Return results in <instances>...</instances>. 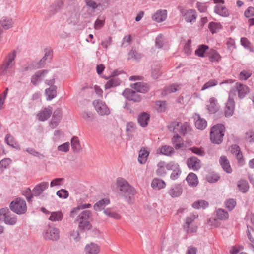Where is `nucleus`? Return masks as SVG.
<instances>
[{"mask_svg":"<svg viewBox=\"0 0 254 254\" xmlns=\"http://www.w3.org/2000/svg\"><path fill=\"white\" fill-rule=\"evenodd\" d=\"M16 51L15 50L9 53L4 58L2 64L0 66V74L3 76H12L15 72V59Z\"/></svg>","mask_w":254,"mask_h":254,"instance_id":"obj_1","label":"nucleus"},{"mask_svg":"<svg viewBox=\"0 0 254 254\" xmlns=\"http://www.w3.org/2000/svg\"><path fill=\"white\" fill-rule=\"evenodd\" d=\"M92 213L89 210H84L77 216L76 221L79 222L78 228L81 231L89 230L91 229Z\"/></svg>","mask_w":254,"mask_h":254,"instance_id":"obj_2","label":"nucleus"},{"mask_svg":"<svg viewBox=\"0 0 254 254\" xmlns=\"http://www.w3.org/2000/svg\"><path fill=\"white\" fill-rule=\"evenodd\" d=\"M225 127L222 124H217L211 129L210 137L211 141L215 144H219L223 141Z\"/></svg>","mask_w":254,"mask_h":254,"instance_id":"obj_3","label":"nucleus"},{"mask_svg":"<svg viewBox=\"0 0 254 254\" xmlns=\"http://www.w3.org/2000/svg\"><path fill=\"white\" fill-rule=\"evenodd\" d=\"M9 208L12 212L17 215L23 214L27 211V205L24 199L17 198L11 202Z\"/></svg>","mask_w":254,"mask_h":254,"instance_id":"obj_4","label":"nucleus"},{"mask_svg":"<svg viewBox=\"0 0 254 254\" xmlns=\"http://www.w3.org/2000/svg\"><path fill=\"white\" fill-rule=\"evenodd\" d=\"M117 186L124 195L129 197L130 199L131 195H133L135 191L127 181L122 178H118L116 181Z\"/></svg>","mask_w":254,"mask_h":254,"instance_id":"obj_5","label":"nucleus"},{"mask_svg":"<svg viewBox=\"0 0 254 254\" xmlns=\"http://www.w3.org/2000/svg\"><path fill=\"white\" fill-rule=\"evenodd\" d=\"M247 236L249 240L253 244L251 247L254 252V214L247 215Z\"/></svg>","mask_w":254,"mask_h":254,"instance_id":"obj_6","label":"nucleus"},{"mask_svg":"<svg viewBox=\"0 0 254 254\" xmlns=\"http://www.w3.org/2000/svg\"><path fill=\"white\" fill-rule=\"evenodd\" d=\"M0 213L4 215L3 222L5 224L14 225L16 223L17 221V216L12 214L8 208H1Z\"/></svg>","mask_w":254,"mask_h":254,"instance_id":"obj_7","label":"nucleus"},{"mask_svg":"<svg viewBox=\"0 0 254 254\" xmlns=\"http://www.w3.org/2000/svg\"><path fill=\"white\" fill-rule=\"evenodd\" d=\"M93 105L99 115L105 116L110 114V109L105 102L99 100H95L93 102Z\"/></svg>","mask_w":254,"mask_h":254,"instance_id":"obj_8","label":"nucleus"},{"mask_svg":"<svg viewBox=\"0 0 254 254\" xmlns=\"http://www.w3.org/2000/svg\"><path fill=\"white\" fill-rule=\"evenodd\" d=\"M197 217L193 214H190L185 219V222L183 225V228L187 233L190 234L196 232L197 229L196 226H193L191 229H189V225H195L193 223L194 220Z\"/></svg>","mask_w":254,"mask_h":254,"instance_id":"obj_9","label":"nucleus"},{"mask_svg":"<svg viewBox=\"0 0 254 254\" xmlns=\"http://www.w3.org/2000/svg\"><path fill=\"white\" fill-rule=\"evenodd\" d=\"M43 235L46 239L56 241L59 239V230L56 228L49 227L46 229Z\"/></svg>","mask_w":254,"mask_h":254,"instance_id":"obj_10","label":"nucleus"},{"mask_svg":"<svg viewBox=\"0 0 254 254\" xmlns=\"http://www.w3.org/2000/svg\"><path fill=\"white\" fill-rule=\"evenodd\" d=\"M122 95L128 100L138 102L141 101L140 96L134 91L130 89H126L122 93Z\"/></svg>","mask_w":254,"mask_h":254,"instance_id":"obj_11","label":"nucleus"},{"mask_svg":"<svg viewBox=\"0 0 254 254\" xmlns=\"http://www.w3.org/2000/svg\"><path fill=\"white\" fill-rule=\"evenodd\" d=\"M187 165L188 168L193 171L198 170L201 167L200 160L195 156L190 157L187 160Z\"/></svg>","mask_w":254,"mask_h":254,"instance_id":"obj_12","label":"nucleus"},{"mask_svg":"<svg viewBox=\"0 0 254 254\" xmlns=\"http://www.w3.org/2000/svg\"><path fill=\"white\" fill-rule=\"evenodd\" d=\"M62 116V113L61 109L57 108L54 111L50 124L52 128H55L58 125L60 120H61Z\"/></svg>","mask_w":254,"mask_h":254,"instance_id":"obj_13","label":"nucleus"},{"mask_svg":"<svg viewBox=\"0 0 254 254\" xmlns=\"http://www.w3.org/2000/svg\"><path fill=\"white\" fill-rule=\"evenodd\" d=\"M85 6L87 8V11L88 16H92L94 14L96 10L98 9L97 0H84Z\"/></svg>","mask_w":254,"mask_h":254,"instance_id":"obj_14","label":"nucleus"},{"mask_svg":"<svg viewBox=\"0 0 254 254\" xmlns=\"http://www.w3.org/2000/svg\"><path fill=\"white\" fill-rule=\"evenodd\" d=\"M64 0H57L49 7L48 12L50 15H53L63 7Z\"/></svg>","mask_w":254,"mask_h":254,"instance_id":"obj_15","label":"nucleus"},{"mask_svg":"<svg viewBox=\"0 0 254 254\" xmlns=\"http://www.w3.org/2000/svg\"><path fill=\"white\" fill-rule=\"evenodd\" d=\"M48 72V70H42L37 71L35 74L31 77V83L34 85H37L41 82L42 78L46 76Z\"/></svg>","mask_w":254,"mask_h":254,"instance_id":"obj_16","label":"nucleus"},{"mask_svg":"<svg viewBox=\"0 0 254 254\" xmlns=\"http://www.w3.org/2000/svg\"><path fill=\"white\" fill-rule=\"evenodd\" d=\"M235 108L234 99L229 95L228 100L226 103L225 115L226 117L232 116L234 113Z\"/></svg>","mask_w":254,"mask_h":254,"instance_id":"obj_17","label":"nucleus"},{"mask_svg":"<svg viewBox=\"0 0 254 254\" xmlns=\"http://www.w3.org/2000/svg\"><path fill=\"white\" fill-rule=\"evenodd\" d=\"M167 16V11L165 9H159L157 10L152 16L153 21L158 23L165 21Z\"/></svg>","mask_w":254,"mask_h":254,"instance_id":"obj_18","label":"nucleus"},{"mask_svg":"<svg viewBox=\"0 0 254 254\" xmlns=\"http://www.w3.org/2000/svg\"><path fill=\"white\" fill-rule=\"evenodd\" d=\"M230 151L232 154L236 156L239 164L240 165H243L244 161L240 147L237 144L232 145L230 148Z\"/></svg>","mask_w":254,"mask_h":254,"instance_id":"obj_19","label":"nucleus"},{"mask_svg":"<svg viewBox=\"0 0 254 254\" xmlns=\"http://www.w3.org/2000/svg\"><path fill=\"white\" fill-rule=\"evenodd\" d=\"M132 88H134L137 92L146 93L150 90V86L146 83L136 82L131 85Z\"/></svg>","mask_w":254,"mask_h":254,"instance_id":"obj_20","label":"nucleus"},{"mask_svg":"<svg viewBox=\"0 0 254 254\" xmlns=\"http://www.w3.org/2000/svg\"><path fill=\"white\" fill-rule=\"evenodd\" d=\"M49 187V183L47 182H42L37 185L33 189V194L35 196L41 195L44 190Z\"/></svg>","mask_w":254,"mask_h":254,"instance_id":"obj_21","label":"nucleus"},{"mask_svg":"<svg viewBox=\"0 0 254 254\" xmlns=\"http://www.w3.org/2000/svg\"><path fill=\"white\" fill-rule=\"evenodd\" d=\"M169 194L175 198L180 196L182 193V188L180 184H175L171 186L168 190Z\"/></svg>","mask_w":254,"mask_h":254,"instance_id":"obj_22","label":"nucleus"},{"mask_svg":"<svg viewBox=\"0 0 254 254\" xmlns=\"http://www.w3.org/2000/svg\"><path fill=\"white\" fill-rule=\"evenodd\" d=\"M194 118L196 128L201 130H204L207 126V121L204 119L202 118L198 114H195Z\"/></svg>","mask_w":254,"mask_h":254,"instance_id":"obj_23","label":"nucleus"},{"mask_svg":"<svg viewBox=\"0 0 254 254\" xmlns=\"http://www.w3.org/2000/svg\"><path fill=\"white\" fill-rule=\"evenodd\" d=\"M100 251L99 246L93 242L87 244L85 247V254H98Z\"/></svg>","mask_w":254,"mask_h":254,"instance_id":"obj_24","label":"nucleus"},{"mask_svg":"<svg viewBox=\"0 0 254 254\" xmlns=\"http://www.w3.org/2000/svg\"><path fill=\"white\" fill-rule=\"evenodd\" d=\"M53 111L51 107L48 106L40 111L38 114V120L40 121H45L47 120L52 114Z\"/></svg>","mask_w":254,"mask_h":254,"instance_id":"obj_25","label":"nucleus"},{"mask_svg":"<svg viewBox=\"0 0 254 254\" xmlns=\"http://www.w3.org/2000/svg\"><path fill=\"white\" fill-rule=\"evenodd\" d=\"M214 12L221 16L226 17L229 16L230 12L223 4H218L214 7Z\"/></svg>","mask_w":254,"mask_h":254,"instance_id":"obj_26","label":"nucleus"},{"mask_svg":"<svg viewBox=\"0 0 254 254\" xmlns=\"http://www.w3.org/2000/svg\"><path fill=\"white\" fill-rule=\"evenodd\" d=\"M184 17L187 22L193 23L195 22L197 13L195 10L190 9L186 11L184 14Z\"/></svg>","mask_w":254,"mask_h":254,"instance_id":"obj_27","label":"nucleus"},{"mask_svg":"<svg viewBox=\"0 0 254 254\" xmlns=\"http://www.w3.org/2000/svg\"><path fill=\"white\" fill-rule=\"evenodd\" d=\"M236 88L238 91V96L240 99L244 98L249 93V88L248 86L245 85L241 83H237Z\"/></svg>","mask_w":254,"mask_h":254,"instance_id":"obj_28","label":"nucleus"},{"mask_svg":"<svg viewBox=\"0 0 254 254\" xmlns=\"http://www.w3.org/2000/svg\"><path fill=\"white\" fill-rule=\"evenodd\" d=\"M207 108L210 113H215L219 109V105L217 100L214 97H211L209 99V104L207 105Z\"/></svg>","mask_w":254,"mask_h":254,"instance_id":"obj_29","label":"nucleus"},{"mask_svg":"<svg viewBox=\"0 0 254 254\" xmlns=\"http://www.w3.org/2000/svg\"><path fill=\"white\" fill-rule=\"evenodd\" d=\"M150 119L149 114L145 113H141L138 117V122L142 127H146L148 124Z\"/></svg>","mask_w":254,"mask_h":254,"instance_id":"obj_30","label":"nucleus"},{"mask_svg":"<svg viewBox=\"0 0 254 254\" xmlns=\"http://www.w3.org/2000/svg\"><path fill=\"white\" fill-rule=\"evenodd\" d=\"M110 203L108 198H104L97 202L93 206L94 209L96 211H100Z\"/></svg>","mask_w":254,"mask_h":254,"instance_id":"obj_31","label":"nucleus"},{"mask_svg":"<svg viewBox=\"0 0 254 254\" xmlns=\"http://www.w3.org/2000/svg\"><path fill=\"white\" fill-rule=\"evenodd\" d=\"M121 82V81L118 77L116 76H113L110 78L106 83L105 85V88L106 89H108L111 88L116 87L120 85Z\"/></svg>","mask_w":254,"mask_h":254,"instance_id":"obj_32","label":"nucleus"},{"mask_svg":"<svg viewBox=\"0 0 254 254\" xmlns=\"http://www.w3.org/2000/svg\"><path fill=\"white\" fill-rule=\"evenodd\" d=\"M219 162L223 170L228 173L232 172L229 161L226 156H221L219 159Z\"/></svg>","mask_w":254,"mask_h":254,"instance_id":"obj_33","label":"nucleus"},{"mask_svg":"<svg viewBox=\"0 0 254 254\" xmlns=\"http://www.w3.org/2000/svg\"><path fill=\"white\" fill-rule=\"evenodd\" d=\"M45 93L47 100L50 101L57 96V87L56 86H51L45 90Z\"/></svg>","mask_w":254,"mask_h":254,"instance_id":"obj_34","label":"nucleus"},{"mask_svg":"<svg viewBox=\"0 0 254 254\" xmlns=\"http://www.w3.org/2000/svg\"><path fill=\"white\" fill-rule=\"evenodd\" d=\"M71 145L74 153H79L82 149L80 141L76 136H73L71 140Z\"/></svg>","mask_w":254,"mask_h":254,"instance_id":"obj_35","label":"nucleus"},{"mask_svg":"<svg viewBox=\"0 0 254 254\" xmlns=\"http://www.w3.org/2000/svg\"><path fill=\"white\" fill-rule=\"evenodd\" d=\"M186 179L190 186L194 187L198 184V180L197 177L193 173H190Z\"/></svg>","mask_w":254,"mask_h":254,"instance_id":"obj_36","label":"nucleus"},{"mask_svg":"<svg viewBox=\"0 0 254 254\" xmlns=\"http://www.w3.org/2000/svg\"><path fill=\"white\" fill-rule=\"evenodd\" d=\"M151 186L153 188L160 189L165 187V182L158 178H154L151 183Z\"/></svg>","mask_w":254,"mask_h":254,"instance_id":"obj_37","label":"nucleus"},{"mask_svg":"<svg viewBox=\"0 0 254 254\" xmlns=\"http://www.w3.org/2000/svg\"><path fill=\"white\" fill-rule=\"evenodd\" d=\"M149 152L145 149H141L139 152L138 160L141 164H144L149 155Z\"/></svg>","mask_w":254,"mask_h":254,"instance_id":"obj_38","label":"nucleus"},{"mask_svg":"<svg viewBox=\"0 0 254 254\" xmlns=\"http://www.w3.org/2000/svg\"><path fill=\"white\" fill-rule=\"evenodd\" d=\"M51 215L49 218V220L51 221H60L64 217V215L61 211H55L51 212Z\"/></svg>","mask_w":254,"mask_h":254,"instance_id":"obj_39","label":"nucleus"},{"mask_svg":"<svg viewBox=\"0 0 254 254\" xmlns=\"http://www.w3.org/2000/svg\"><path fill=\"white\" fill-rule=\"evenodd\" d=\"M181 123L174 121L168 125V127L170 131H172L174 133L178 134V133H179V131H180V129L181 128Z\"/></svg>","mask_w":254,"mask_h":254,"instance_id":"obj_40","label":"nucleus"},{"mask_svg":"<svg viewBox=\"0 0 254 254\" xmlns=\"http://www.w3.org/2000/svg\"><path fill=\"white\" fill-rule=\"evenodd\" d=\"M180 89V87L178 84H173L170 86H166L165 87L163 91V94L164 95H167L172 93L175 92Z\"/></svg>","mask_w":254,"mask_h":254,"instance_id":"obj_41","label":"nucleus"},{"mask_svg":"<svg viewBox=\"0 0 254 254\" xmlns=\"http://www.w3.org/2000/svg\"><path fill=\"white\" fill-rule=\"evenodd\" d=\"M1 25L4 29H8L12 26V20L8 17H3L0 20Z\"/></svg>","mask_w":254,"mask_h":254,"instance_id":"obj_42","label":"nucleus"},{"mask_svg":"<svg viewBox=\"0 0 254 254\" xmlns=\"http://www.w3.org/2000/svg\"><path fill=\"white\" fill-rule=\"evenodd\" d=\"M237 186L239 190L243 193L246 192L249 189V184L247 181L241 180L238 181Z\"/></svg>","mask_w":254,"mask_h":254,"instance_id":"obj_43","label":"nucleus"},{"mask_svg":"<svg viewBox=\"0 0 254 254\" xmlns=\"http://www.w3.org/2000/svg\"><path fill=\"white\" fill-rule=\"evenodd\" d=\"M161 153L166 156H171L174 153V148L170 146L165 145L160 149Z\"/></svg>","mask_w":254,"mask_h":254,"instance_id":"obj_44","label":"nucleus"},{"mask_svg":"<svg viewBox=\"0 0 254 254\" xmlns=\"http://www.w3.org/2000/svg\"><path fill=\"white\" fill-rule=\"evenodd\" d=\"M191 130V128L188 122H184L181 124V128L179 133L183 135L187 134Z\"/></svg>","mask_w":254,"mask_h":254,"instance_id":"obj_45","label":"nucleus"},{"mask_svg":"<svg viewBox=\"0 0 254 254\" xmlns=\"http://www.w3.org/2000/svg\"><path fill=\"white\" fill-rule=\"evenodd\" d=\"M98 9L103 11L106 9L110 5V0H97Z\"/></svg>","mask_w":254,"mask_h":254,"instance_id":"obj_46","label":"nucleus"},{"mask_svg":"<svg viewBox=\"0 0 254 254\" xmlns=\"http://www.w3.org/2000/svg\"><path fill=\"white\" fill-rule=\"evenodd\" d=\"M5 142L13 148H17L18 144L15 138L10 134H7L5 138Z\"/></svg>","mask_w":254,"mask_h":254,"instance_id":"obj_47","label":"nucleus"},{"mask_svg":"<svg viewBox=\"0 0 254 254\" xmlns=\"http://www.w3.org/2000/svg\"><path fill=\"white\" fill-rule=\"evenodd\" d=\"M192 206L195 209H199L200 208L205 209L208 207V203L205 200H200L194 202Z\"/></svg>","mask_w":254,"mask_h":254,"instance_id":"obj_48","label":"nucleus"},{"mask_svg":"<svg viewBox=\"0 0 254 254\" xmlns=\"http://www.w3.org/2000/svg\"><path fill=\"white\" fill-rule=\"evenodd\" d=\"M164 162H160L157 165L158 169L156 170V173L159 176H164L166 173V168L164 166Z\"/></svg>","mask_w":254,"mask_h":254,"instance_id":"obj_49","label":"nucleus"},{"mask_svg":"<svg viewBox=\"0 0 254 254\" xmlns=\"http://www.w3.org/2000/svg\"><path fill=\"white\" fill-rule=\"evenodd\" d=\"M160 65L158 64H153L151 66L152 74L154 78H158L161 74Z\"/></svg>","mask_w":254,"mask_h":254,"instance_id":"obj_50","label":"nucleus"},{"mask_svg":"<svg viewBox=\"0 0 254 254\" xmlns=\"http://www.w3.org/2000/svg\"><path fill=\"white\" fill-rule=\"evenodd\" d=\"M217 219L221 220H226L228 218V213L227 211L222 209H219L216 211Z\"/></svg>","mask_w":254,"mask_h":254,"instance_id":"obj_51","label":"nucleus"},{"mask_svg":"<svg viewBox=\"0 0 254 254\" xmlns=\"http://www.w3.org/2000/svg\"><path fill=\"white\" fill-rule=\"evenodd\" d=\"M208 49V46L206 45H201L195 51V55L199 57H203L205 56V52Z\"/></svg>","mask_w":254,"mask_h":254,"instance_id":"obj_52","label":"nucleus"},{"mask_svg":"<svg viewBox=\"0 0 254 254\" xmlns=\"http://www.w3.org/2000/svg\"><path fill=\"white\" fill-rule=\"evenodd\" d=\"M181 137L178 134H176L173 136L172 139V142L174 145L176 149H179L181 147H183V143H178V142L180 139Z\"/></svg>","mask_w":254,"mask_h":254,"instance_id":"obj_53","label":"nucleus"},{"mask_svg":"<svg viewBox=\"0 0 254 254\" xmlns=\"http://www.w3.org/2000/svg\"><path fill=\"white\" fill-rule=\"evenodd\" d=\"M210 31L212 34L216 33L221 28V25L219 23L211 22L208 25Z\"/></svg>","mask_w":254,"mask_h":254,"instance_id":"obj_54","label":"nucleus"},{"mask_svg":"<svg viewBox=\"0 0 254 254\" xmlns=\"http://www.w3.org/2000/svg\"><path fill=\"white\" fill-rule=\"evenodd\" d=\"M104 213L107 216L115 219H119L121 218V216L118 213L116 212L112 211L109 208L105 209L104 211Z\"/></svg>","mask_w":254,"mask_h":254,"instance_id":"obj_55","label":"nucleus"},{"mask_svg":"<svg viewBox=\"0 0 254 254\" xmlns=\"http://www.w3.org/2000/svg\"><path fill=\"white\" fill-rule=\"evenodd\" d=\"M52 58V51H48L46 52L44 56L42 58V59L39 62V65L40 67L43 66L44 65L46 61L47 60H51Z\"/></svg>","mask_w":254,"mask_h":254,"instance_id":"obj_56","label":"nucleus"},{"mask_svg":"<svg viewBox=\"0 0 254 254\" xmlns=\"http://www.w3.org/2000/svg\"><path fill=\"white\" fill-rule=\"evenodd\" d=\"M82 118L87 122H92L94 119V115L91 112H83L82 113Z\"/></svg>","mask_w":254,"mask_h":254,"instance_id":"obj_57","label":"nucleus"},{"mask_svg":"<svg viewBox=\"0 0 254 254\" xmlns=\"http://www.w3.org/2000/svg\"><path fill=\"white\" fill-rule=\"evenodd\" d=\"M218 84V81L215 79H211L205 83L201 88V90H204L209 88L216 86Z\"/></svg>","mask_w":254,"mask_h":254,"instance_id":"obj_58","label":"nucleus"},{"mask_svg":"<svg viewBox=\"0 0 254 254\" xmlns=\"http://www.w3.org/2000/svg\"><path fill=\"white\" fill-rule=\"evenodd\" d=\"M252 75L251 71L250 70L242 71L239 74V78L241 80H247Z\"/></svg>","mask_w":254,"mask_h":254,"instance_id":"obj_59","label":"nucleus"},{"mask_svg":"<svg viewBox=\"0 0 254 254\" xmlns=\"http://www.w3.org/2000/svg\"><path fill=\"white\" fill-rule=\"evenodd\" d=\"M112 38L111 36H109L105 38L101 42V45L106 49H107L109 46L112 45Z\"/></svg>","mask_w":254,"mask_h":254,"instance_id":"obj_60","label":"nucleus"},{"mask_svg":"<svg viewBox=\"0 0 254 254\" xmlns=\"http://www.w3.org/2000/svg\"><path fill=\"white\" fill-rule=\"evenodd\" d=\"M220 57L218 53L215 50H212L209 54V58L211 62L218 61Z\"/></svg>","mask_w":254,"mask_h":254,"instance_id":"obj_61","label":"nucleus"},{"mask_svg":"<svg viewBox=\"0 0 254 254\" xmlns=\"http://www.w3.org/2000/svg\"><path fill=\"white\" fill-rule=\"evenodd\" d=\"M189 150H190L192 153L200 156H203L205 155L204 151L201 148H198L197 147L190 148Z\"/></svg>","mask_w":254,"mask_h":254,"instance_id":"obj_62","label":"nucleus"},{"mask_svg":"<svg viewBox=\"0 0 254 254\" xmlns=\"http://www.w3.org/2000/svg\"><path fill=\"white\" fill-rule=\"evenodd\" d=\"M156 105L157 107V110L159 112H164L166 108V102L164 101H157L156 102Z\"/></svg>","mask_w":254,"mask_h":254,"instance_id":"obj_63","label":"nucleus"},{"mask_svg":"<svg viewBox=\"0 0 254 254\" xmlns=\"http://www.w3.org/2000/svg\"><path fill=\"white\" fill-rule=\"evenodd\" d=\"M22 194L26 197V199L28 202H30L33 198V196H34L33 192H32L29 188H27L24 191H23Z\"/></svg>","mask_w":254,"mask_h":254,"instance_id":"obj_64","label":"nucleus"}]
</instances>
